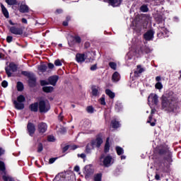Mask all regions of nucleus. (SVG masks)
I'll use <instances>...</instances> for the list:
<instances>
[{
  "instance_id": "obj_1",
  "label": "nucleus",
  "mask_w": 181,
  "mask_h": 181,
  "mask_svg": "<svg viewBox=\"0 0 181 181\" xmlns=\"http://www.w3.org/2000/svg\"><path fill=\"white\" fill-rule=\"evenodd\" d=\"M161 108L168 112L176 111V101L172 97L163 96L161 98Z\"/></svg>"
},
{
  "instance_id": "obj_2",
  "label": "nucleus",
  "mask_w": 181,
  "mask_h": 181,
  "mask_svg": "<svg viewBox=\"0 0 181 181\" xmlns=\"http://www.w3.org/2000/svg\"><path fill=\"white\" fill-rule=\"evenodd\" d=\"M38 105H39L40 112H47V111L50 110V105L49 104V102L41 100L40 101Z\"/></svg>"
},
{
  "instance_id": "obj_3",
  "label": "nucleus",
  "mask_w": 181,
  "mask_h": 181,
  "mask_svg": "<svg viewBox=\"0 0 181 181\" xmlns=\"http://www.w3.org/2000/svg\"><path fill=\"white\" fill-rule=\"evenodd\" d=\"M103 158H104V156H101L100 165L102 166H105V168H108V166H110L111 165V160H112V157H111V156H107L105 157L104 159L103 160Z\"/></svg>"
},
{
  "instance_id": "obj_4",
  "label": "nucleus",
  "mask_w": 181,
  "mask_h": 181,
  "mask_svg": "<svg viewBox=\"0 0 181 181\" xmlns=\"http://www.w3.org/2000/svg\"><path fill=\"white\" fill-rule=\"evenodd\" d=\"M5 70L8 77H11V76H12V73H11V71H12L13 73H15V71H17L18 66L13 62H11L9 64L8 68L6 67Z\"/></svg>"
},
{
  "instance_id": "obj_5",
  "label": "nucleus",
  "mask_w": 181,
  "mask_h": 181,
  "mask_svg": "<svg viewBox=\"0 0 181 181\" xmlns=\"http://www.w3.org/2000/svg\"><path fill=\"white\" fill-rule=\"evenodd\" d=\"M85 177L86 179H88V177H90V176H92V175L94 174V169L93 168V166H91V165H88L86 166H85Z\"/></svg>"
},
{
  "instance_id": "obj_6",
  "label": "nucleus",
  "mask_w": 181,
  "mask_h": 181,
  "mask_svg": "<svg viewBox=\"0 0 181 181\" xmlns=\"http://www.w3.org/2000/svg\"><path fill=\"white\" fill-rule=\"evenodd\" d=\"M23 29H25L23 27L16 28L13 26L9 28L11 33H13V35H23Z\"/></svg>"
},
{
  "instance_id": "obj_7",
  "label": "nucleus",
  "mask_w": 181,
  "mask_h": 181,
  "mask_svg": "<svg viewBox=\"0 0 181 181\" xmlns=\"http://www.w3.org/2000/svg\"><path fill=\"white\" fill-rule=\"evenodd\" d=\"M158 98V95H156L155 93H151L149 95V96L148 98V103H150V101H151V103L155 104V105H157L158 103H159V100Z\"/></svg>"
},
{
  "instance_id": "obj_8",
  "label": "nucleus",
  "mask_w": 181,
  "mask_h": 181,
  "mask_svg": "<svg viewBox=\"0 0 181 181\" xmlns=\"http://www.w3.org/2000/svg\"><path fill=\"white\" fill-rule=\"evenodd\" d=\"M58 81H59V76H57V75H54L48 78L49 83L51 84V86H56Z\"/></svg>"
},
{
  "instance_id": "obj_9",
  "label": "nucleus",
  "mask_w": 181,
  "mask_h": 181,
  "mask_svg": "<svg viewBox=\"0 0 181 181\" xmlns=\"http://www.w3.org/2000/svg\"><path fill=\"white\" fill-rule=\"evenodd\" d=\"M47 130V124L45 122H41L38 124V131L42 134H45Z\"/></svg>"
},
{
  "instance_id": "obj_10",
  "label": "nucleus",
  "mask_w": 181,
  "mask_h": 181,
  "mask_svg": "<svg viewBox=\"0 0 181 181\" xmlns=\"http://www.w3.org/2000/svg\"><path fill=\"white\" fill-rule=\"evenodd\" d=\"M153 30H150L144 35V39L146 40H152L153 39Z\"/></svg>"
},
{
  "instance_id": "obj_11",
  "label": "nucleus",
  "mask_w": 181,
  "mask_h": 181,
  "mask_svg": "<svg viewBox=\"0 0 181 181\" xmlns=\"http://www.w3.org/2000/svg\"><path fill=\"white\" fill-rule=\"evenodd\" d=\"M27 128L30 135H33V134H35V132L36 131V129L35 128V124L29 122L27 125Z\"/></svg>"
},
{
  "instance_id": "obj_12",
  "label": "nucleus",
  "mask_w": 181,
  "mask_h": 181,
  "mask_svg": "<svg viewBox=\"0 0 181 181\" xmlns=\"http://www.w3.org/2000/svg\"><path fill=\"white\" fill-rule=\"evenodd\" d=\"M28 78V83L30 87H35V86H36V77L35 76V74H33Z\"/></svg>"
},
{
  "instance_id": "obj_13",
  "label": "nucleus",
  "mask_w": 181,
  "mask_h": 181,
  "mask_svg": "<svg viewBox=\"0 0 181 181\" xmlns=\"http://www.w3.org/2000/svg\"><path fill=\"white\" fill-rule=\"evenodd\" d=\"M121 2H122V0H108L109 5H111V6L113 7L119 6Z\"/></svg>"
},
{
  "instance_id": "obj_14",
  "label": "nucleus",
  "mask_w": 181,
  "mask_h": 181,
  "mask_svg": "<svg viewBox=\"0 0 181 181\" xmlns=\"http://www.w3.org/2000/svg\"><path fill=\"white\" fill-rule=\"evenodd\" d=\"M92 90V95L94 97H97L100 95V87L93 86L91 88Z\"/></svg>"
},
{
  "instance_id": "obj_15",
  "label": "nucleus",
  "mask_w": 181,
  "mask_h": 181,
  "mask_svg": "<svg viewBox=\"0 0 181 181\" xmlns=\"http://www.w3.org/2000/svg\"><path fill=\"white\" fill-rule=\"evenodd\" d=\"M76 59L78 63H83L86 60V55L84 54H77L76 56Z\"/></svg>"
},
{
  "instance_id": "obj_16",
  "label": "nucleus",
  "mask_w": 181,
  "mask_h": 181,
  "mask_svg": "<svg viewBox=\"0 0 181 181\" xmlns=\"http://www.w3.org/2000/svg\"><path fill=\"white\" fill-rule=\"evenodd\" d=\"M13 104H14V107L16 110H23V108H25V105L21 102L14 100Z\"/></svg>"
},
{
  "instance_id": "obj_17",
  "label": "nucleus",
  "mask_w": 181,
  "mask_h": 181,
  "mask_svg": "<svg viewBox=\"0 0 181 181\" xmlns=\"http://www.w3.org/2000/svg\"><path fill=\"white\" fill-rule=\"evenodd\" d=\"M19 11L22 13H28L29 12V6H26V4H21Z\"/></svg>"
},
{
  "instance_id": "obj_18",
  "label": "nucleus",
  "mask_w": 181,
  "mask_h": 181,
  "mask_svg": "<svg viewBox=\"0 0 181 181\" xmlns=\"http://www.w3.org/2000/svg\"><path fill=\"white\" fill-rule=\"evenodd\" d=\"M30 110L33 112H37V110H39V104L37 103H35L31 104L29 107Z\"/></svg>"
},
{
  "instance_id": "obj_19",
  "label": "nucleus",
  "mask_w": 181,
  "mask_h": 181,
  "mask_svg": "<svg viewBox=\"0 0 181 181\" xmlns=\"http://www.w3.org/2000/svg\"><path fill=\"white\" fill-rule=\"evenodd\" d=\"M1 12L5 16V18H9V13L8 12V10L6 9V8H5V6L1 4Z\"/></svg>"
},
{
  "instance_id": "obj_20",
  "label": "nucleus",
  "mask_w": 181,
  "mask_h": 181,
  "mask_svg": "<svg viewBox=\"0 0 181 181\" xmlns=\"http://www.w3.org/2000/svg\"><path fill=\"white\" fill-rule=\"evenodd\" d=\"M93 149H94V143L88 144V145L86 146V153H90L91 151H93Z\"/></svg>"
},
{
  "instance_id": "obj_21",
  "label": "nucleus",
  "mask_w": 181,
  "mask_h": 181,
  "mask_svg": "<svg viewBox=\"0 0 181 181\" xmlns=\"http://www.w3.org/2000/svg\"><path fill=\"white\" fill-rule=\"evenodd\" d=\"M37 69L41 73H45V71H47V66H46V64H40L37 66Z\"/></svg>"
},
{
  "instance_id": "obj_22",
  "label": "nucleus",
  "mask_w": 181,
  "mask_h": 181,
  "mask_svg": "<svg viewBox=\"0 0 181 181\" xmlns=\"http://www.w3.org/2000/svg\"><path fill=\"white\" fill-rule=\"evenodd\" d=\"M144 69L141 66V65L137 66L136 71H134L135 76H138V74H141V73H144Z\"/></svg>"
},
{
  "instance_id": "obj_23",
  "label": "nucleus",
  "mask_w": 181,
  "mask_h": 181,
  "mask_svg": "<svg viewBox=\"0 0 181 181\" xmlns=\"http://www.w3.org/2000/svg\"><path fill=\"white\" fill-rule=\"evenodd\" d=\"M112 81H119V74L115 72L112 76Z\"/></svg>"
},
{
  "instance_id": "obj_24",
  "label": "nucleus",
  "mask_w": 181,
  "mask_h": 181,
  "mask_svg": "<svg viewBox=\"0 0 181 181\" xmlns=\"http://www.w3.org/2000/svg\"><path fill=\"white\" fill-rule=\"evenodd\" d=\"M106 94L110 97V98H114L115 97V93L111 91L110 89L105 90Z\"/></svg>"
},
{
  "instance_id": "obj_25",
  "label": "nucleus",
  "mask_w": 181,
  "mask_h": 181,
  "mask_svg": "<svg viewBox=\"0 0 181 181\" xmlns=\"http://www.w3.org/2000/svg\"><path fill=\"white\" fill-rule=\"evenodd\" d=\"M43 91L45 93H52L53 91V87L52 86H45L42 88Z\"/></svg>"
},
{
  "instance_id": "obj_26",
  "label": "nucleus",
  "mask_w": 181,
  "mask_h": 181,
  "mask_svg": "<svg viewBox=\"0 0 181 181\" xmlns=\"http://www.w3.org/2000/svg\"><path fill=\"white\" fill-rule=\"evenodd\" d=\"M110 138L107 139L105 145V153H107V152H108V151H110Z\"/></svg>"
},
{
  "instance_id": "obj_27",
  "label": "nucleus",
  "mask_w": 181,
  "mask_h": 181,
  "mask_svg": "<svg viewBox=\"0 0 181 181\" xmlns=\"http://www.w3.org/2000/svg\"><path fill=\"white\" fill-rule=\"evenodd\" d=\"M103 177V174L102 173H98L94 175V181H101V179Z\"/></svg>"
},
{
  "instance_id": "obj_28",
  "label": "nucleus",
  "mask_w": 181,
  "mask_h": 181,
  "mask_svg": "<svg viewBox=\"0 0 181 181\" xmlns=\"http://www.w3.org/2000/svg\"><path fill=\"white\" fill-rule=\"evenodd\" d=\"M25 96H23V95H21L17 98V103H25Z\"/></svg>"
},
{
  "instance_id": "obj_29",
  "label": "nucleus",
  "mask_w": 181,
  "mask_h": 181,
  "mask_svg": "<svg viewBox=\"0 0 181 181\" xmlns=\"http://www.w3.org/2000/svg\"><path fill=\"white\" fill-rule=\"evenodd\" d=\"M96 141V147L97 148H100V146H101V144H103V139H101L100 137H98L95 139Z\"/></svg>"
},
{
  "instance_id": "obj_30",
  "label": "nucleus",
  "mask_w": 181,
  "mask_h": 181,
  "mask_svg": "<svg viewBox=\"0 0 181 181\" xmlns=\"http://www.w3.org/2000/svg\"><path fill=\"white\" fill-rule=\"evenodd\" d=\"M17 89L18 91H23V83L22 82L17 83Z\"/></svg>"
},
{
  "instance_id": "obj_31",
  "label": "nucleus",
  "mask_w": 181,
  "mask_h": 181,
  "mask_svg": "<svg viewBox=\"0 0 181 181\" xmlns=\"http://www.w3.org/2000/svg\"><path fill=\"white\" fill-rule=\"evenodd\" d=\"M111 124L112 125V128H119V122H117V120H112Z\"/></svg>"
},
{
  "instance_id": "obj_32",
  "label": "nucleus",
  "mask_w": 181,
  "mask_h": 181,
  "mask_svg": "<svg viewBox=\"0 0 181 181\" xmlns=\"http://www.w3.org/2000/svg\"><path fill=\"white\" fill-rule=\"evenodd\" d=\"M116 151H117V155H122V153H124V149H122V148L119 146L116 147Z\"/></svg>"
},
{
  "instance_id": "obj_33",
  "label": "nucleus",
  "mask_w": 181,
  "mask_h": 181,
  "mask_svg": "<svg viewBox=\"0 0 181 181\" xmlns=\"http://www.w3.org/2000/svg\"><path fill=\"white\" fill-rule=\"evenodd\" d=\"M109 66H110V69H112V70H117V63L110 62Z\"/></svg>"
},
{
  "instance_id": "obj_34",
  "label": "nucleus",
  "mask_w": 181,
  "mask_h": 181,
  "mask_svg": "<svg viewBox=\"0 0 181 181\" xmlns=\"http://www.w3.org/2000/svg\"><path fill=\"white\" fill-rule=\"evenodd\" d=\"M155 87L157 90H162V88H163V85H162V83L158 82L156 83Z\"/></svg>"
},
{
  "instance_id": "obj_35",
  "label": "nucleus",
  "mask_w": 181,
  "mask_h": 181,
  "mask_svg": "<svg viewBox=\"0 0 181 181\" xmlns=\"http://www.w3.org/2000/svg\"><path fill=\"white\" fill-rule=\"evenodd\" d=\"M5 170V163L0 160V172H4Z\"/></svg>"
},
{
  "instance_id": "obj_36",
  "label": "nucleus",
  "mask_w": 181,
  "mask_h": 181,
  "mask_svg": "<svg viewBox=\"0 0 181 181\" xmlns=\"http://www.w3.org/2000/svg\"><path fill=\"white\" fill-rule=\"evenodd\" d=\"M22 74L23 76H25V77H28V78L33 74L30 72H28V71H22Z\"/></svg>"
},
{
  "instance_id": "obj_37",
  "label": "nucleus",
  "mask_w": 181,
  "mask_h": 181,
  "mask_svg": "<svg viewBox=\"0 0 181 181\" xmlns=\"http://www.w3.org/2000/svg\"><path fill=\"white\" fill-rule=\"evenodd\" d=\"M6 2L8 5H15V4H16V0H6Z\"/></svg>"
},
{
  "instance_id": "obj_38",
  "label": "nucleus",
  "mask_w": 181,
  "mask_h": 181,
  "mask_svg": "<svg viewBox=\"0 0 181 181\" xmlns=\"http://www.w3.org/2000/svg\"><path fill=\"white\" fill-rule=\"evenodd\" d=\"M42 151H43V144H42V143H40L38 144V146H37V152L40 153V152H42Z\"/></svg>"
},
{
  "instance_id": "obj_39",
  "label": "nucleus",
  "mask_w": 181,
  "mask_h": 181,
  "mask_svg": "<svg viewBox=\"0 0 181 181\" xmlns=\"http://www.w3.org/2000/svg\"><path fill=\"white\" fill-rule=\"evenodd\" d=\"M140 10L141 11V12H148V6L145 5L141 6Z\"/></svg>"
},
{
  "instance_id": "obj_40",
  "label": "nucleus",
  "mask_w": 181,
  "mask_h": 181,
  "mask_svg": "<svg viewBox=\"0 0 181 181\" xmlns=\"http://www.w3.org/2000/svg\"><path fill=\"white\" fill-rule=\"evenodd\" d=\"M86 111L88 112H90V114L94 112V108H93V106H88L87 108H86Z\"/></svg>"
},
{
  "instance_id": "obj_41",
  "label": "nucleus",
  "mask_w": 181,
  "mask_h": 181,
  "mask_svg": "<svg viewBox=\"0 0 181 181\" xmlns=\"http://www.w3.org/2000/svg\"><path fill=\"white\" fill-rule=\"evenodd\" d=\"M3 180H5V181H15V180H13V179H12V177H8V176H6V175H4V176H3Z\"/></svg>"
},
{
  "instance_id": "obj_42",
  "label": "nucleus",
  "mask_w": 181,
  "mask_h": 181,
  "mask_svg": "<svg viewBox=\"0 0 181 181\" xmlns=\"http://www.w3.org/2000/svg\"><path fill=\"white\" fill-rule=\"evenodd\" d=\"M47 141L49 142H54V136H48Z\"/></svg>"
},
{
  "instance_id": "obj_43",
  "label": "nucleus",
  "mask_w": 181,
  "mask_h": 181,
  "mask_svg": "<svg viewBox=\"0 0 181 181\" xmlns=\"http://www.w3.org/2000/svg\"><path fill=\"white\" fill-rule=\"evenodd\" d=\"M54 64L56 66H62V62H60V59H57L54 61Z\"/></svg>"
},
{
  "instance_id": "obj_44",
  "label": "nucleus",
  "mask_w": 181,
  "mask_h": 181,
  "mask_svg": "<svg viewBox=\"0 0 181 181\" xmlns=\"http://www.w3.org/2000/svg\"><path fill=\"white\" fill-rule=\"evenodd\" d=\"M91 71H94L95 70H97V64H95L90 66Z\"/></svg>"
},
{
  "instance_id": "obj_45",
  "label": "nucleus",
  "mask_w": 181,
  "mask_h": 181,
  "mask_svg": "<svg viewBox=\"0 0 181 181\" xmlns=\"http://www.w3.org/2000/svg\"><path fill=\"white\" fill-rule=\"evenodd\" d=\"M74 39H75L76 43H80V42H81V38L79 36H76L74 37Z\"/></svg>"
},
{
  "instance_id": "obj_46",
  "label": "nucleus",
  "mask_w": 181,
  "mask_h": 181,
  "mask_svg": "<svg viewBox=\"0 0 181 181\" xmlns=\"http://www.w3.org/2000/svg\"><path fill=\"white\" fill-rule=\"evenodd\" d=\"M1 86L2 87H4V88L8 87V82L6 81H4L2 83H1Z\"/></svg>"
},
{
  "instance_id": "obj_47",
  "label": "nucleus",
  "mask_w": 181,
  "mask_h": 181,
  "mask_svg": "<svg viewBox=\"0 0 181 181\" xmlns=\"http://www.w3.org/2000/svg\"><path fill=\"white\" fill-rule=\"evenodd\" d=\"M66 128H64V127H62L61 129H60V130H59V132L61 133V134H66Z\"/></svg>"
},
{
  "instance_id": "obj_48",
  "label": "nucleus",
  "mask_w": 181,
  "mask_h": 181,
  "mask_svg": "<svg viewBox=\"0 0 181 181\" xmlns=\"http://www.w3.org/2000/svg\"><path fill=\"white\" fill-rule=\"evenodd\" d=\"M12 39H13L12 36H8L6 37V40H7L8 43H11V42H12Z\"/></svg>"
},
{
  "instance_id": "obj_49",
  "label": "nucleus",
  "mask_w": 181,
  "mask_h": 181,
  "mask_svg": "<svg viewBox=\"0 0 181 181\" xmlns=\"http://www.w3.org/2000/svg\"><path fill=\"white\" fill-rule=\"evenodd\" d=\"M100 104H102V105H105V98H100Z\"/></svg>"
},
{
  "instance_id": "obj_50",
  "label": "nucleus",
  "mask_w": 181,
  "mask_h": 181,
  "mask_svg": "<svg viewBox=\"0 0 181 181\" xmlns=\"http://www.w3.org/2000/svg\"><path fill=\"white\" fill-rule=\"evenodd\" d=\"M78 158H81L82 159H86V155L84 153L78 154Z\"/></svg>"
},
{
  "instance_id": "obj_51",
  "label": "nucleus",
  "mask_w": 181,
  "mask_h": 181,
  "mask_svg": "<svg viewBox=\"0 0 181 181\" xmlns=\"http://www.w3.org/2000/svg\"><path fill=\"white\" fill-rule=\"evenodd\" d=\"M55 161H56V158H52L49 159V163H50V164L54 163Z\"/></svg>"
},
{
  "instance_id": "obj_52",
  "label": "nucleus",
  "mask_w": 181,
  "mask_h": 181,
  "mask_svg": "<svg viewBox=\"0 0 181 181\" xmlns=\"http://www.w3.org/2000/svg\"><path fill=\"white\" fill-rule=\"evenodd\" d=\"M48 69H54V64H52V63H49L48 64Z\"/></svg>"
},
{
  "instance_id": "obj_53",
  "label": "nucleus",
  "mask_w": 181,
  "mask_h": 181,
  "mask_svg": "<svg viewBox=\"0 0 181 181\" xmlns=\"http://www.w3.org/2000/svg\"><path fill=\"white\" fill-rule=\"evenodd\" d=\"M48 84H49V82H47L46 81H41V85H42V86H47Z\"/></svg>"
},
{
  "instance_id": "obj_54",
  "label": "nucleus",
  "mask_w": 181,
  "mask_h": 181,
  "mask_svg": "<svg viewBox=\"0 0 181 181\" xmlns=\"http://www.w3.org/2000/svg\"><path fill=\"white\" fill-rule=\"evenodd\" d=\"M5 153V150L4 148H0V156H2Z\"/></svg>"
},
{
  "instance_id": "obj_55",
  "label": "nucleus",
  "mask_w": 181,
  "mask_h": 181,
  "mask_svg": "<svg viewBox=\"0 0 181 181\" xmlns=\"http://www.w3.org/2000/svg\"><path fill=\"white\" fill-rule=\"evenodd\" d=\"M75 172H80V167L78 165H76L74 167Z\"/></svg>"
},
{
  "instance_id": "obj_56",
  "label": "nucleus",
  "mask_w": 181,
  "mask_h": 181,
  "mask_svg": "<svg viewBox=\"0 0 181 181\" xmlns=\"http://www.w3.org/2000/svg\"><path fill=\"white\" fill-rule=\"evenodd\" d=\"M94 143V144H93ZM90 144H93V147L97 146V141L96 140H93Z\"/></svg>"
},
{
  "instance_id": "obj_57",
  "label": "nucleus",
  "mask_w": 181,
  "mask_h": 181,
  "mask_svg": "<svg viewBox=\"0 0 181 181\" xmlns=\"http://www.w3.org/2000/svg\"><path fill=\"white\" fill-rule=\"evenodd\" d=\"M77 148H78V146L74 145L71 146V149H72L73 151H74V149H77Z\"/></svg>"
},
{
  "instance_id": "obj_58",
  "label": "nucleus",
  "mask_w": 181,
  "mask_h": 181,
  "mask_svg": "<svg viewBox=\"0 0 181 181\" xmlns=\"http://www.w3.org/2000/svg\"><path fill=\"white\" fill-rule=\"evenodd\" d=\"M68 150H69V146H66L64 147L63 152H66Z\"/></svg>"
},
{
  "instance_id": "obj_59",
  "label": "nucleus",
  "mask_w": 181,
  "mask_h": 181,
  "mask_svg": "<svg viewBox=\"0 0 181 181\" xmlns=\"http://www.w3.org/2000/svg\"><path fill=\"white\" fill-rule=\"evenodd\" d=\"M59 121H63V115H62V113H60L59 115Z\"/></svg>"
},
{
  "instance_id": "obj_60",
  "label": "nucleus",
  "mask_w": 181,
  "mask_h": 181,
  "mask_svg": "<svg viewBox=\"0 0 181 181\" xmlns=\"http://www.w3.org/2000/svg\"><path fill=\"white\" fill-rule=\"evenodd\" d=\"M155 178H156V180H160V176H159V175L156 174V176H155Z\"/></svg>"
},
{
  "instance_id": "obj_61",
  "label": "nucleus",
  "mask_w": 181,
  "mask_h": 181,
  "mask_svg": "<svg viewBox=\"0 0 181 181\" xmlns=\"http://www.w3.org/2000/svg\"><path fill=\"white\" fill-rule=\"evenodd\" d=\"M23 23H28V20L26 18H22Z\"/></svg>"
},
{
  "instance_id": "obj_62",
  "label": "nucleus",
  "mask_w": 181,
  "mask_h": 181,
  "mask_svg": "<svg viewBox=\"0 0 181 181\" xmlns=\"http://www.w3.org/2000/svg\"><path fill=\"white\" fill-rule=\"evenodd\" d=\"M56 12H57V13H62V12H63V10H62V9H57V10L56 11Z\"/></svg>"
},
{
  "instance_id": "obj_63",
  "label": "nucleus",
  "mask_w": 181,
  "mask_h": 181,
  "mask_svg": "<svg viewBox=\"0 0 181 181\" xmlns=\"http://www.w3.org/2000/svg\"><path fill=\"white\" fill-rule=\"evenodd\" d=\"M63 25L64 26H67L69 25V23L67 21H64Z\"/></svg>"
},
{
  "instance_id": "obj_64",
  "label": "nucleus",
  "mask_w": 181,
  "mask_h": 181,
  "mask_svg": "<svg viewBox=\"0 0 181 181\" xmlns=\"http://www.w3.org/2000/svg\"><path fill=\"white\" fill-rule=\"evenodd\" d=\"M156 81H160V76H157L156 78Z\"/></svg>"
}]
</instances>
